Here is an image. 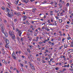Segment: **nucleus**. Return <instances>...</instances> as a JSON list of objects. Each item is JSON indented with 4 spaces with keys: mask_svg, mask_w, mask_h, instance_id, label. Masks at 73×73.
<instances>
[{
    "mask_svg": "<svg viewBox=\"0 0 73 73\" xmlns=\"http://www.w3.org/2000/svg\"><path fill=\"white\" fill-rule=\"evenodd\" d=\"M6 44H9V40H8V39L7 38L6 39Z\"/></svg>",
    "mask_w": 73,
    "mask_h": 73,
    "instance_id": "20e7f679",
    "label": "nucleus"
},
{
    "mask_svg": "<svg viewBox=\"0 0 73 73\" xmlns=\"http://www.w3.org/2000/svg\"><path fill=\"white\" fill-rule=\"evenodd\" d=\"M27 17L25 15L24 16V19H23V20H26V19H27Z\"/></svg>",
    "mask_w": 73,
    "mask_h": 73,
    "instance_id": "9d476101",
    "label": "nucleus"
},
{
    "mask_svg": "<svg viewBox=\"0 0 73 73\" xmlns=\"http://www.w3.org/2000/svg\"><path fill=\"white\" fill-rule=\"evenodd\" d=\"M67 24H69V23H70V22H69V21H68L67 22Z\"/></svg>",
    "mask_w": 73,
    "mask_h": 73,
    "instance_id": "a19ab883",
    "label": "nucleus"
},
{
    "mask_svg": "<svg viewBox=\"0 0 73 73\" xmlns=\"http://www.w3.org/2000/svg\"><path fill=\"white\" fill-rule=\"evenodd\" d=\"M5 60H2V62H3V63H4V62H5Z\"/></svg>",
    "mask_w": 73,
    "mask_h": 73,
    "instance_id": "393cba45",
    "label": "nucleus"
},
{
    "mask_svg": "<svg viewBox=\"0 0 73 73\" xmlns=\"http://www.w3.org/2000/svg\"><path fill=\"white\" fill-rule=\"evenodd\" d=\"M35 9H33V11L32 12H34V11H35V10H36V9L35 8Z\"/></svg>",
    "mask_w": 73,
    "mask_h": 73,
    "instance_id": "b1692460",
    "label": "nucleus"
},
{
    "mask_svg": "<svg viewBox=\"0 0 73 73\" xmlns=\"http://www.w3.org/2000/svg\"><path fill=\"white\" fill-rule=\"evenodd\" d=\"M67 39H68V40H70V37H68L67 38Z\"/></svg>",
    "mask_w": 73,
    "mask_h": 73,
    "instance_id": "bb28decb",
    "label": "nucleus"
},
{
    "mask_svg": "<svg viewBox=\"0 0 73 73\" xmlns=\"http://www.w3.org/2000/svg\"><path fill=\"white\" fill-rule=\"evenodd\" d=\"M56 19H58V17H56Z\"/></svg>",
    "mask_w": 73,
    "mask_h": 73,
    "instance_id": "e2e57ef3",
    "label": "nucleus"
},
{
    "mask_svg": "<svg viewBox=\"0 0 73 73\" xmlns=\"http://www.w3.org/2000/svg\"><path fill=\"white\" fill-rule=\"evenodd\" d=\"M24 62H25V63H27V61L26 60H25Z\"/></svg>",
    "mask_w": 73,
    "mask_h": 73,
    "instance_id": "13d9d810",
    "label": "nucleus"
},
{
    "mask_svg": "<svg viewBox=\"0 0 73 73\" xmlns=\"http://www.w3.org/2000/svg\"><path fill=\"white\" fill-rule=\"evenodd\" d=\"M1 32L3 33L4 34L5 32H4V29L3 28L1 29Z\"/></svg>",
    "mask_w": 73,
    "mask_h": 73,
    "instance_id": "f8f14e48",
    "label": "nucleus"
},
{
    "mask_svg": "<svg viewBox=\"0 0 73 73\" xmlns=\"http://www.w3.org/2000/svg\"><path fill=\"white\" fill-rule=\"evenodd\" d=\"M21 72H23V68H21Z\"/></svg>",
    "mask_w": 73,
    "mask_h": 73,
    "instance_id": "c9c22d12",
    "label": "nucleus"
},
{
    "mask_svg": "<svg viewBox=\"0 0 73 73\" xmlns=\"http://www.w3.org/2000/svg\"><path fill=\"white\" fill-rule=\"evenodd\" d=\"M53 60V59L52 58L50 59V61H52V60Z\"/></svg>",
    "mask_w": 73,
    "mask_h": 73,
    "instance_id": "37998d69",
    "label": "nucleus"
},
{
    "mask_svg": "<svg viewBox=\"0 0 73 73\" xmlns=\"http://www.w3.org/2000/svg\"><path fill=\"white\" fill-rule=\"evenodd\" d=\"M0 26L1 27V29H2L4 28V27H3L2 24H0Z\"/></svg>",
    "mask_w": 73,
    "mask_h": 73,
    "instance_id": "a211bd4d",
    "label": "nucleus"
},
{
    "mask_svg": "<svg viewBox=\"0 0 73 73\" xmlns=\"http://www.w3.org/2000/svg\"><path fill=\"white\" fill-rule=\"evenodd\" d=\"M32 38L31 37H30V38L29 39V40H31Z\"/></svg>",
    "mask_w": 73,
    "mask_h": 73,
    "instance_id": "6e6d98bb",
    "label": "nucleus"
},
{
    "mask_svg": "<svg viewBox=\"0 0 73 73\" xmlns=\"http://www.w3.org/2000/svg\"><path fill=\"white\" fill-rule=\"evenodd\" d=\"M8 44H7L5 46V47L6 48H9V47H8Z\"/></svg>",
    "mask_w": 73,
    "mask_h": 73,
    "instance_id": "9b49d317",
    "label": "nucleus"
},
{
    "mask_svg": "<svg viewBox=\"0 0 73 73\" xmlns=\"http://www.w3.org/2000/svg\"><path fill=\"white\" fill-rule=\"evenodd\" d=\"M62 71L63 72H64V71H65V70H66V69H65V68H63L62 69Z\"/></svg>",
    "mask_w": 73,
    "mask_h": 73,
    "instance_id": "cd10ccee",
    "label": "nucleus"
},
{
    "mask_svg": "<svg viewBox=\"0 0 73 73\" xmlns=\"http://www.w3.org/2000/svg\"><path fill=\"white\" fill-rule=\"evenodd\" d=\"M69 5V3H67L66 4L67 7H68Z\"/></svg>",
    "mask_w": 73,
    "mask_h": 73,
    "instance_id": "a878e982",
    "label": "nucleus"
},
{
    "mask_svg": "<svg viewBox=\"0 0 73 73\" xmlns=\"http://www.w3.org/2000/svg\"><path fill=\"white\" fill-rule=\"evenodd\" d=\"M45 62H46V61H43L42 63H45Z\"/></svg>",
    "mask_w": 73,
    "mask_h": 73,
    "instance_id": "0e129e2a",
    "label": "nucleus"
},
{
    "mask_svg": "<svg viewBox=\"0 0 73 73\" xmlns=\"http://www.w3.org/2000/svg\"><path fill=\"white\" fill-rule=\"evenodd\" d=\"M44 50V48L43 47L42 48V50Z\"/></svg>",
    "mask_w": 73,
    "mask_h": 73,
    "instance_id": "774afa93",
    "label": "nucleus"
},
{
    "mask_svg": "<svg viewBox=\"0 0 73 73\" xmlns=\"http://www.w3.org/2000/svg\"><path fill=\"white\" fill-rule=\"evenodd\" d=\"M4 23H7V20H4Z\"/></svg>",
    "mask_w": 73,
    "mask_h": 73,
    "instance_id": "f704fd0d",
    "label": "nucleus"
},
{
    "mask_svg": "<svg viewBox=\"0 0 73 73\" xmlns=\"http://www.w3.org/2000/svg\"><path fill=\"white\" fill-rule=\"evenodd\" d=\"M30 1L31 2H33V1H35V0H31Z\"/></svg>",
    "mask_w": 73,
    "mask_h": 73,
    "instance_id": "c03bdc74",
    "label": "nucleus"
},
{
    "mask_svg": "<svg viewBox=\"0 0 73 73\" xmlns=\"http://www.w3.org/2000/svg\"><path fill=\"white\" fill-rule=\"evenodd\" d=\"M22 57L23 58H25V56H23Z\"/></svg>",
    "mask_w": 73,
    "mask_h": 73,
    "instance_id": "8fccbe9b",
    "label": "nucleus"
},
{
    "mask_svg": "<svg viewBox=\"0 0 73 73\" xmlns=\"http://www.w3.org/2000/svg\"><path fill=\"white\" fill-rule=\"evenodd\" d=\"M16 72H17V73H19V72H20L18 71V70H17L16 71Z\"/></svg>",
    "mask_w": 73,
    "mask_h": 73,
    "instance_id": "e433bc0d",
    "label": "nucleus"
},
{
    "mask_svg": "<svg viewBox=\"0 0 73 73\" xmlns=\"http://www.w3.org/2000/svg\"><path fill=\"white\" fill-rule=\"evenodd\" d=\"M55 69L56 70H58L59 69V68H58V67H56L55 68Z\"/></svg>",
    "mask_w": 73,
    "mask_h": 73,
    "instance_id": "4be33fe9",
    "label": "nucleus"
},
{
    "mask_svg": "<svg viewBox=\"0 0 73 73\" xmlns=\"http://www.w3.org/2000/svg\"><path fill=\"white\" fill-rule=\"evenodd\" d=\"M57 21H56L54 23L55 24V25H57V23H56Z\"/></svg>",
    "mask_w": 73,
    "mask_h": 73,
    "instance_id": "473e14b6",
    "label": "nucleus"
},
{
    "mask_svg": "<svg viewBox=\"0 0 73 73\" xmlns=\"http://www.w3.org/2000/svg\"><path fill=\"white\" fill-rule=\"evenodd\" d=\"M21 51H19L18 52V53L20 54V53H21Z\"/></svg>",
    "mask_w": 73,
    "mask_h": 73,
    "instance_id": "de8ad7c7",
    "label": "nucleus"
},
{
    "mask_svg": "<svg viewBox=\"0 0 73 73\" xmlns=\"http://www.w3.org/2000/svg\"><path fill=\"white\" fill-rule=\"evenodd\" d=\"M70 46L71 47H73V44H71Z\"/></svg>",
    "mask_w": 73,
    "mask_h": 73,
    "instance_id": "4c0bfd02",
    "label": "nucleus"
},
{
    "mask_svg": "<svg viewBox=\"0 0 73 73\" xmlns=\"http://www.w3.org/2000/svg\"><path fill=\"white\" fill-rule=\"evenodd\" d=\"M26 24H28V21H26Z\"/></svg>",
    "mask_w": 73,
    "mask_h": 73,
    "instance_id": "49530a36",
    "label": "nucleus"
},
{
    "mask_svg": "<svg viewBox=\"0 0 73 73\" xmlns=\"http://www.w3.org/2000/svg\"><path fill=\"white\" fill-rule=\"evenodd\" d=\"M22 1L23 3H25V1H26V0H22Z\"/></svg>",
    "mask_w": 73,
    "mask_h": 73,
    "instance_id": "c756f323",
    "label": "nucleus"
},
{
    "mask_svg": "<svg viewBox=\"0 0 73 73\" xmlns=\"http://www.w3.org/2000/svg\"><path fill=\"white\" fill-rule=\"evenodd\" d=\"M17 9L19 10V9H20V7H17Z\"/></svg>",
    "mask_w": 73,
    "mask_h": 73,
    "instance_id": "79ce46f5",
    "label": "nucleus"
},
{
    "mask_svg": "<svg viewBox=\"0 0 73 73\" xmlns=\"http://www.w3.org/2000/svg\"><path fill=\"white\" fill-rule=\"evenodd\" d=\"M15 54H14L13 53L12 54V57L13 58H14V59H16V57L15 56Z\"/></svg>",
    "mask_w": 73,
    "mask_h": 73,
    "instance_id": "39448f33",
    "label": "nucleus"
},
{
    "mask_svg": "<svg viewBox=\"0 0 73 73\" xmlns=\"http://www.w3.org/2000/svg\"><path fill=\"white\" fill-rule=\"evenodd\" d=\"M1 9H3V10H5V8H4V7H1Z\"/></svg>",
    "mask_w": 73,
    "mask_h": 73,
    "instance_id": "f3484780",
    "label": "nucleus"
},
{
    "mask_svg": "<svg viewBox=\"0 0 73 73\" xmlns=\"http://www.w3.org/2000/svg\"><path fill=\"white\" fill-rule=\"evenodd\" d=\"M5 64L6 65H7V64H8V63L7 62H5Z\"/></svg>",
    "mask_w": 73,
    "mask_h": 73,
    "instance_id": "58836bf2",
    "label": "nucleus"
},
{
    "mask_svg": "<svg viewBox=\"0 0 73 73\" xmlns=\"http://www.w3.org/2000/svg\"><path fill=\"white\" fill-rule=\"evenodd\" d=\"M59 22L60 23H62V19H59Z\"/></svg>",
    "mask_w": 73,
    "mask_h": 73,
    "instance_id": "4468645a",
    "label": "nucleus"
},
{
    "mask_svg": "<svg viewBox=\"0 0 73 73\" xmlns=\"http://www.w3.org/2000/svg\"><path fill=\"white\" fill-rule=\"evenodd\" d=\"M64 46L65 48H67V47H68V45H67V44H65Z\"/></svg>",
    "mask_w": 73,
    "mask_h": 73,
    "instance_id": "dca6fc26",
    "label": "nucleus"
},
{
    "mask_svg": "<svg viewBox=\"0 0 73 73\" xmlns=\"http://www.w3.org/2000/svg\"><path fill=\"white\" fill-rule=\"evenodd\" d=\"M17 39L18 41H19L20 40V38H19V37L18 36L17 37Z\"/></svg>",
    "mask_w": 73,
    "mask_h": 73,
    "instance_id": "6ab92c4d",
    "label": "nucleus"
},
{
    "mask_svg": "<svg viewBox=\"0 0 73 73\" xmlns=\"http://www.w3.org/2000/svg\"><path fill=\"white\" fill-rule=\"evenodd\" d=\"M30 65L31 68H32V69H34L35 68H34V66H33V65L32 64L31 65V64H30Z\"/></svg>",
    "mask_w": 73,
    "mask_h": 73,
    "instance_id": "0eeeda50",
    "label": "nucleus"
},
{
    "mask_svg": "<svg viewBox=\"0 0 73 73\" xmlns=\"http://www.w3.org/2000/svg\"><path fill=\"white\" fill-rule=\"evenodd\" d=\"M64 40H65V39H64V38H63L62 39V41H64Z\"/></svg>",
    "mask_w": 73,
    "mask_h": 73,
    "instance_id": "3c124183",
    "label": "nucleus"
},
{
    "mask_svg": "<svg viewBox=\"0 0 73 73\" xmlns=\"http://www.w3.org/2000/svg\"><path fill=\"white\" fill-rule=\"evenodd\" d=\"M59 49L60 50L62 49V48H61V47H59Z\"/></svg>",
    "mask_w": 73,
    "mask_h": 73,
    "instance_id": "603ef678",
    "label": "nucleus"
},
{
    "mask_svg": "<svg viewBox=\"0 0 73 73\" xmlns=\"http://www.w3.org/2000/svg\"><path fill=\"white\" fill-rule=\"evenodd\" d=\"M31 23H32V24H34V22L33 21H32L31 22Z\"/></svg>",
    "mask_w": 73,
    "mask_h": 73,
    "instance_id": "680f3d73",
    "label": "nucleus"
},
{
    "mask_svg": "<svg viewBox=\"0 0 73 73\" xmlns=\"http://www.w3.org/2000/svg\"><path fill=\"white\" fill-rule=\"evenodd\" d=\"M14 21L15 22V23H16V22H17V19H15L14 20Z\"/></svg>",
    "mask_w": 73,
    "mask_h": 73,
    "instance_id": "5701e85b",
    "label": "nucleus"
},
{
    "mask_svg": "<svg viewBox=\"0 0 73 73\" xmlns=\"http://www.w3.org/2000/svg\"><path fill=\"white\" fill-rule=\"evenodd\" d=\"M66 28H68V27H69V26H68V25H66Z\"/></svg>",
    "mask_w": 73,
    "mask_h": 73,
    "instance_id": "72a5a7b5",
    "label": "nucleus"
},
{
    "mask_svg": "<svg viewBox=\"0 0 73 73\" xmlns=\"http://www.w3.org/2000/svg\"><path fill=\"white\" fill-rule=\"evenodd\" d=\"M39 43L40 44H42V42H40Z\"/></svg>",
    "mask_w": 73,
    "mask_h": 73,
    "instance_id": "69168bd1",
    "label": "nucleus"
},
{
    "mask_svg": "<svg viewBox=\"0 0 73 73\" xmlns=\"http://www.w3.org/2000/svg\"><path fill=\"white\" fill-rule=\"evenodd\" d=\"M59 6H60V8H62V5L60 4Z\"/></svg>",
    "mask_w": 73,
    "mask_h": 73,
    "instance_id": "c85d7f7f",
    "label": "nucleus"
},
{
    "mask_svg": "<svg viewBox=\"0 0 73 73\" xmlns=\"http://www.w3.org/2000/svg\"><path fill=\"white\" fill-rule=\"evenodd\" d=\"M3 34H4L5 37H7V36H8V34L7 33H6V32H5Z\"/></svg>",
    "mask_w": 73,
    "mask_h": 73,
    "instance_id": "1a4fd4ad",
    "label": "nucleus"
},
{
    "mask_svg": "<svg viewBox=\"0 0 73 73\" xmlns=\"http://www.w3.org/2000/svg\"><path fill=\"white\" fill-rule=\"evenodd\" d=\"M23 38H21V41H23Z\"/></svg>",
    "mask_w": 73,
    "mask_h": 73,
    "instance_id": "7c9ffc66",
    "label": "nucleus"
},
{
    "mask_svg": "<svg viewBox=\"0 0 73 73\" xmlns=\"http://www.w3.org/2000/svg\"><path fill=\"white\" fill-rule=\"evenodd\" d=\"M19 36H21V34L22 33L21 32V31H19Z\"/></svg>",
    "mask_w": 73,
    "mask_h": 73,
    "instance_id": "ddd939ff",
    "label": "nucleus"
},
{
    "mask_svg": "<svg viewBox=\"0 0 73 73\" xmlns=\"http://www.w3.org/2000/svg\"><path fill=\"white\" fill-rule=\"evenodd\" d=\"M23 14H24V15H25V12H24V11H23Z\"/></svg>",
    "mask_w": 73,
    "mask_h": 73,
    "instance_id": "5fc2aeb1",
    "label": "nucleus"
},
{
    "mask_svg": "<svg viewBox=\"0 0 73 73\" xmlns=\"http://www.w3.org/2000/svg\"><path fill=\"white\" fill-rule=\"evenodd\" d=\"M6 10L8 12V13H9V12H10V10L8 8H6Z\"/></svg>",
    "mask_w": 73,
    "mask_h": 73,
    "instance_id": "423d86ee",
    "label": "nucleus"
},
{
    "mask_svg": "<svg viewBox=\"0 0 73 73\" xmlns=\"http://www.w3.org/2000/svg\"><path fill=\"white\" fill-rule=\"evenodd\" d=\"M50 4H53V2H51L50 3Z\"/></svg>",
    "mask_w": 73,
    "mask_h": 73,
    "instance_id": "4d7b16f0",
    "label": "nucleus"
},
{
    "mask_svg": "<svg viewBox=\"0 0 73 73\" xmlns=\"http://www.w3.org/2000/svg\"><path fill=\"white\" fill-rule=\"evenodd\" d=\"M37 60L38 61H40V58H37Z\"/></svg>",
    "mask_w": 73,
    "mask_h": 73,
    "instance_id": "a18cd8bd",
    "label": "nucleus"
},
{
    "mask_svg": "<svg viewBox=\"0 0 73 73\" xmlns=\"http://www.w3.org/2000/svg\"><path fill=\"white\" fill-rule=\"evenodd\" d=\"M70 70H72V71H73V68H72V69H70Z\"/></svg>",
    "mask_w": 73,
    "mask_h": 73,
    "instance_id": "338daca9",
    "label": "nucleus"
},
{
    "mask_svg": "<svg viewBox=\"0 0 73 73\" xmlns=\"http://www.w3.org/2000/svg\"><path fill=\"white\" fill-rule=\"evenodd\" d=\"M15 4H16V5H17V4H18V2H17V1H15Z\"/></svg>",
    "mask_w": 73,
    "mask_h": 73,
    "instance_id": "412c9836",
    "label": "nucleus"
},
{
    "mask_svg": "<svg viewBox=\"0 0 73 73\" xmlns=\"http://www.w3.org/2000/svg\"><path fill=\"white\" fill-rule=\"evenodd\" d=\"M46 30H47V31H49V29H47Z\"/></svg>",
    "mask_w": 73,
    "mask_h": 73,
    "instance_id": "052dcab7",
    "label": "nucleus"
},
{
    "mask_svg": "<svg viewBox=\"0 0 73 73\" xmlns=\"http://www.w3.org/2000/svg\"><path fill=\"white\" fill-rule=\"evenodd\" d=\"M39 38L38 37H37L36 38V39H37L38 40V39Z\"/></svg>",
    "mask_w": 73,
    "mask_h": 73,
    "instance_id": "864d4df0",
    "label": "nucleus"
},
{
    "mask_svg": "<svg viewBox=\"0 0 73 73\" xmlns=\"http://www.w3.org/2000/svg\"><path fill=\"white\" fill-rule=\"evenodd\" d=\"M54 43H52L51 44V45H52V46H53V45L54 44Z\"/></svg>",
    "mask_w": 73,
    "mask_h": 73,
    "instance_id": "2f4dec72",
    "label": "nucleus"
},
{
    "mask_svg": "<svg viewBox=\"0 0 73 73\" xmlns=\"http://www.w3.org/2000/svg\"><path fill=\"white\" fill-rule=\"evenodd\" d=\"M11 15H10V14H9V13H7V15L9 17H11V16H13V13L12 12L11 13Z\"/></svg>",
    "mask_w": 73,
    "mask_h": 73,
    "instance_id": "f03ea898",
    "label": "nucleus"
},
{
    "mask_svg": "<svg viewBox=\"0 0 73 73\" xmlns=\"http://www.w3.org/2000/svg\"><path fill=\"white\" fill-rule=\"evenodd\" d=\"M29 54L30 57H32V55L31 54Z\"/></svg>",
    "mask_w": 73,
    "mask_h": 73,
    "instance_id": "09e8293b",
    "label": "nucleus"
},
{
    "mask_svg": "<svg viewBox=\"0 0 73 73\" xmlns=\"http://www.w3.org/2000/svg\"><path fill=\"white\" fill-rule=\"evenodd\" d=\"M20 15H21V14H20V13L18 12L17 13V16H20Z\"/></svg>",
    "mask_w": 73,
    "mask_h": 73,
    "instance_id": "2eb2a0df",
    "label": "nucleus"
},
{
    "mask_svg": "<svg viewBox=\"0 0 73 73\" xmlns=\"http://www.w3.org/2000/svg\"><path fill=\"white\" fill-rule=\"evenodd\" d=\"M2 50V54H3V56H4L5 55V50H4V49L3 48H2L1 49Z\"/></svg>",
    "mask_w": 73,
    "mask_h": 73,
    "instance_id": "7ed1b4c3",
    "label": "nucleus"
},
{
    "mask_svg": "<svg viewBox=\"0 0 73 73\" xmlns=\"http://www.w3.org/2000/svg\"><path fill=\"white\" fill-rule=\"evenodd\" d=\"M17 13L16 12H15L14 13V14H15V15H17Z\"/></svg>",
    "mask_w": 73,
    "mask_h": 73,
    "instance_id": "bf43d9fd",
    "label": "nucleus"
},
{
    "mask_svg": "<svg viewBox=\"0 0 73 73\" xmlns=\"http://www.w3.org/2000/svg\"><path fill=\"white\" fill-rule=\"evenodd\" d=\"M12 26L13 27V30H15V26H14V24L13 23H12Z\"/></svg>",
    "mask_w": 73,
    "mask_h": 73,
    "instance_id": "6e6552de",
    "label": "nucleus"
},
{
    "mask_svg": "<svg viewBox=\"0 0 73 73\" xmlns=\"http://www.w3.org/2000/svg\"><path fill=\"white\" fill-rule=\"evenodd\" d=\"M48 23H50V20H48Z\"/></svg>",
    "mask_w": 73,
    "mask_h": 73,
    "instance_id": "ea45409f",
    "label": "nucleus"
},
{
    "mask_svg": "<svg viewBox=\"0 0 73 73\" xmlns=\"http://www.w3.org/2000/svg\"><path fill=\"white\" fill-rule=\"evenodd\" d=\"M17 31V32H18V33H19V32H20V31H19V29H16Z\"/></svg>",
    "mask_w": 73,
    "mask_h": 73,
    "instance_id": "aec40b11",
    "label": "nucleus"
},
{
    "mask_svg": "<svg viewBox=\"0 0 73 73\" xmlns=\"http://www.w3.org/2000/svg\"><path fill=\"white\" fill-rule=\"evenodd\" d=\"M10 35L11 36V37L13 39H15V36L14 35V32H12L10 31L9 32Z\"/></svg>",
    "mask_w": 73,
    "mask_h": 73,
    "instance_id": "f257e3e1",
    "label": "nucleus"
}]
</instances>
